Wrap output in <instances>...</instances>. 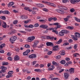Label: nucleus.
<instances>
[{"label": "nucleus", "instance_id": "obj_38", "mask_svg": "<svg viewBox=\"0 0 80 80\" xmlns=\"http://www.w3.org/2000/svg\"><path fill=\"white\" fill-rule=\"evenodd\" d=\"M5 72H6V70H2L0 71V73L2 74V73H5Z\"/></svg>", "mask_w": 80, "mask_h": 80}, {"label": "nucleus", "instance_id": "obj_25", "mask_svg": "<svg viewBox=\"0 0 80 80\" xmlns=\"http://www.w3.org/2000/svg\"><path fill=\"white\" fill-rule=\"evenodd\" d=\"M15 33H16V30H13V31H12L10 33V34L13 35Z\"/></svg>", "mask_w": 80, "mask_h": 80}, {"label": "nucleus", "instance_id": "obj_28", "mask_svg": "<svg viewBox=\"0 0 80 80\" xmlns=\"http://www.w3.org/2000/svg\"><path fill=\"white\" fill-rule=\"evenodd\" d=\"M21 17L23 20L26 19V18H27L26 16L25 15H23Z\"/></svg>", "mask_w": 80, "mask_h": 80}, {"label": "nucleus", "instance_id": "obj_35", "mask_svg": "<svg viewBox=\"0 0 80 80\" xmlns=\"http://www.w3.org/2000/svg\"><path fill=\"white\" fill-rule=\"evenodd\" d=\"M13 73V72L12 71H10L8 72V74L9 75H10V74H12Z\"/></svg>", "mask_w": 80, "mask_h": 80}, {"label": "nucleus", "instance_id": "obj_13", "mask_svg": "<svg viewBox=\"0 0 80 80\" xmlns=\"http://www.w3.org/2000/svg\"><path fill=\"white\" fill-rule=\"evenodd\" d=\"M19 58H20L18 56L16 55L14 57V59L15 61H17V60H19V59H20Z\"/></svg>", "mask_w": 80, "mask_h": 80}, {"label": "nucleus", "instance_id": "obj_51", "mask_svg": "<svg viewBox=\"0 0 80 80\" xmlns=\"http://www.w3.org/2000/svg\"><path fill=\"white\" fill-rule=\"evenodd\" d=\"M8 59L9 60H10V61H12V57H9L8 58Z\"/></svg>", "mask_w": 80, "mask_h": 80}, {"label": "nucleus", "instance_id": "obj_45", "mask_svg": "<svg viewBox=\"0 0 80 80\" xmlns=\"http://www.w3.org/2000/svg\"><path fill=\"white\" fill-rule=\"evenodd\" d=\"M40 22H41L42 23H45V20L41 19L40 20H39Z\"/></svg>", "mask_w": 80, "mask_h": 80}, {"label": "nucleus", "instance_id": "obj_29", "mask_svg": "<svg viewBox=\"0 0 80 80\" xmlns=\"http://www.w3.org/2000/svg\"><path fill=\"white\" fill-rule=\"evenodd\" d=\"M61 8V9H62V10H68L67 8L65 7H62V8Z\"/></svg>", "mask_w": 80, "mask_h": 80}, {"label": "nucleus", "instance_id": "obj_57", "mask_svg": "<svg viewBox=\"0 0 80 80\" xmlns=\"http://www.w3.org/2000/svg\"><path fill=\"white\" fill-rule=\"evenodd\" d=\"M16 51L17 52H19V51H20V49L18 48H17L16 49H15Z\"/></svg>", "mask_w": 80, "mask_h": 80}, {"label": "nucleus", "instance_id": "obj_11", "mask_svg": "<svg viewBox=\"0 0 80 80\" xmlns=\"http://www.w3.org/2000/svg\"><path fill=\"white\" fill-rule=\"evenodd\" d=\"M56 11L58 13H61V14H64V11L63 10H61L60 9H57Z\"/></svg>", "mask_w": 80, "mask_h": 80}, {"label": "nucleus", "instance_id": "obj_44", "mask_svg": "<svg viewBox=\"0 0 80 80\" xmlns=\"http://www.w3.org/2000/svg\"><path fill=\"white\" fill-rule=\"evenodd\" d=\"M52 49L54 51H57L58 50V48H54L53 47L52 48Z\"/></svg>", "mask_w": 80, "mask_h": 80}, {"label": "nucleus", "instance_id": "obj_55", "mask_svg": "<svg viewBox=\"0 0 80 80\" xmlns=\"http://www.w3.org/2000/svg\"><path fill=\"white\" fill-rule=\"evenodd\" d=\"M43 10L45 11V12H48V10L47 8H43Z\"/></svg>", "mask_w": 80, "mask_h": 80}, {"label": "nucleus", "instance_id": "obj_21", "mask_svg": "<svg viewBox=\"0 0 80 80\" xmlns=\"http://www.w3.org/2000/svg\"><path fill=\"white\" fill-rule=\"evenodd\" d=\"M24 47L27 48H30V46L28 44H26L24 46Z\"/></svg>", "mask_w": 80, "mask_h": 80}, {"label": "nucleus", "instance_id": "obj_39", "mask_svg": "<svg viewBox=\"0 0 80 80\" xmlns=\"http://www.w3.org/2000/svg\"><path fill=\"white\" fill-rule=\"evenodd\" d=\"M69 45V43L68 42H65L63 43V46H65V45Z\"/></svg>", "mask_w": 80, "mask_h": 80}, {"label": "nucleus", "instance_id": "obj_19", "mask_svg": "<svg viewBox=\"0 0 80 80\" xmlns=\"http://www.w3.org/2000/svg\"><path fill=\"white\" fill-rule=\"evenodd\" d=\"M4 14H8V15L10 14V12L8 11H3Z\"/></svg>", "mask_w": 80, "mask_h": 80}, {"label": "nucleus", "instance_id": "obj_5", "mask_svg": "<svg viewBox=\"0 0 80 80\" xmlns=\"http://www.w3.org/2000/svg\"><path fill=\"white\" fill-rule=\"evenodd\" d=\"M47 39H50L51 40H53V39L54 40H57V38H55L54 37H51L48 36H47Z\"/></svg>", "mask_w": 80, "mask_h": 80}, {"label": "nucleus", "instance_id": "obj_46", "mask_svg": "<svg viewBox=\"0 0 80 80\" xmlns=\"http://www.w3.org/2000/svg\"><path fill=\"white\" fill-rule=\"evenodd\" d=\"M52 19H53V18L51 17L48 18V20L49 22H50L52 21Z\"/></svg>", "mask_w": 80, "mask_h": 80}, {"label": "nucleus", "instance_id": "obj_40", "mask_svg": "<svg viewBox=\"0 0 80 80\" xmlns=\"http://www.w3.org/2000/svg\"><path fill=\"white\" fill-rule=\"evenodd\" d=\"M39 26V24L38 23H36L34 24L35 27H38Z\"/></svg>", "mask_w": 80, "mask_h": 80}, {"label": "nucleus", "instance_id": "obj_56", "mask_svg": "<svg viewBox=\"0 0 80 80\" xmlns=\"http://www.w3.org/2000/svg\"><path fill=\"white\" fill-rule=\"evenodd\" d=\"M64 20L65 22H67V21L68 20V19L67 18H64Z\"/></svg>", "mask_w": 80, "mask_h": 80}, {"label": "nucleus", "instance_id": "obj_61", "mask_svg": "<svg viewBox=\"0 0 80 80\" xmlns=\"http://www.w3.org/2000/svg\"><path fill=\"white\" fill-rule=\"evenodd\" d=\"M24 10H28L29 9V8H28V7H26L24 8Z\"/></svg>", "mask_w": 80, "mask_h": 80}, {"label": "nucleus", "instance_id": "obj_33", "mask_svg": "<svg viewBox=\"0 0 80 80\" xmlns=\"http://www.w3.org/2000/svg\"><path fill=\"white\" fill-rule=\"evenodd\" d=\"M34 71L35 72H41L40 69H35L34 70Z\"/></svg>", "mask_w": 80, "mask_h": 80}, {"label": "nucleus", "instance_id": "obj_48", "mask_svg": "<svg viewBox=\"0 0 80 80\" xmlns=\"http://www.w3.org/2000/svg\"><path fill=\"white\" fill-rule=\"evenodd\" d=\"M17 23H18V21L17 20H15L13 22V23L14 24H17Z\"/></svg>", "mask_w": 80, "mask_h": 80}, {"label": "nucleus", "instance_id": "obj_20", "mask_svg": "<svg viewBox=\"0 0 80 80\" xmlns=\"http://www.w3.org/2000/svg\"><path fill=\"white\" fill-rule=\"evenodd\" d=\"M60 63L62 65H64V64H65L66 62L65 60H62L60 62Z\"/></svg>", "mask_w": 80, "mask_h": 80}, {"label": "nucleus", "instance_id": "obj_53", "mask_svg": "<svg viewBox=\"0 0 80 80\" xmlns=\"http://www.w3.org/2000/svg\"><path fill=\"white\" fill-rule=\"evenodd\" d=\"M7 25H2V27L3 28H7Z\"/></svg>", "mask_w": 80, "mask_h": 80}, {"label": "nucleus", "instance_id": "obj_47", "mask_svg": "<svg viewBox=\"0 0 80 80\" xmlns=\"http://www.w3.org/2000/svg\"><path fill=\"white\" fill-rule=\"evenodd\" d=\"M5 51L4 50L0 49V53H3Z\"/></svg>", "mask_w": 80, "mask_h": 80}, {"label": "nucleus", "instance_id": "obj_31", "mask_svg": "<svg viewBox=\"0 0 80 80\" xmlns=\"http://www.w3.org/2000/svg\"><path fill=\"white\" fill-rule=\"evenodd\" d=\"M52 80H59L60 79L58 78H51Z\"/></svg>", "mask_w": 80, "mask_h": 80}, {"label": "nucleus", "instance_id": "obj_23", "mask_svg": "<svg viewBox=\"0 0 80 80\" xmlns=\"http://www.w3.org/2000/svg\"><path fill=\"white\" fill-rule=\"evenodd\" d=\"M74 18L76 20V21H77V22H80V19H79L78 18L75 17Z\"/></svg>", "mask_w": 80, "mask_h": 80}, {"label": "nucleus", "instance_id": "obj_26", "mask_svg": "<svg viewBox=\"0 0 80 80\" xmlns=\"http://www.w3.org/2000/svg\"><path fill=\"white\" fill-rule=\"evenodd\" d=\"M38 42V41H35L34 42V45H37Z\"/></svg>", "mask_w": 80, "mask_h": 80}, {"label": "nucleus", "instance_id": "obj_49", "mask_svg": "<svg viewBox=\"0 0 80 80\" xmlns=\"http://www.w3.org/2000/svg\"><path fill=\"white\" fill-rule=\"evenodd\" d=\"M66 48L67 50H71V49H72V47L70 46L69 47H67Z\"/></svg>", "mask_w": 80, "mask_h": 80}, {"label": "nucleus", "instance_id": "obj_62", "mask_svg": "<svg viewBox=\"0 0 80 80\" xmlns=\"http://www.w3.org/2000/svg\"><path fill=\"white\" fill-rule=\"evenodd\" d=\"M27 79L28 80H31V77H30V76H28L27 77Z\"/></svg>", "mask_w": 80, "mask_h": 80}, {"label": "nucleus", "instance_id": "obj_52", "mask_svg": "<svg viewBox=\"0 0 80 80\" xmlns=\"http://www.w3.org/2000/svg\"><path fill=\"white\" fill-rule=\"evenodd\" d=\"M59 24H60V23L58 22H56L53 23V25H57V26L58 25H59Z\"/></svg>", "mask_w": 80, "mask_h": 80}, {"label": "nucleus", "instance_id": "obj_10", "mask_svg": "<svg viewBox=\"0 0 80 80\" xmlns=\"http://www.w3.org/2000/svg\"><path fill=\"white\" fill-rule=\"evenodd\" d=\"M74 70V68H70L69 72L70 74H73V73H74V72H75Z\"/></svg>", "mask_w": 80, "mask_h": 80}, {"label": "nucleus", "instance_id": "obj_34", "mask_svg": "<svg viewBox=\"0 0 80 80\" xmlns=\"http://www.w3.org/2000/svg\"><path fill=\"white\" fill-rule=\"evenodd\" d=\"M23 55L26 56L28 54V52H27V51H26L24 52L23 53Z\"/></svg>", "mask_w": 80, "mask_h": 80}, {"label": "nucleus", "instance_id": "obj_7", "mask_svg": "<svg viewBox=\"0 0 80 80\" xmlns=\"http://www.w3.org/2000/svg\"><path fill=\"white\" fill-rule=\"evenodd\" d=\"M64 77L66 79H67L68 77L70 76V74L67 72H65L64 73Z\"/></svg>", "mask_w": 80, "mask_h": 80}, {"label": "nucleus", "instance_id": "obj_60", "mask_svg": "<svg viewBox=\"0 0 80 80\" xmlns=\"http://www.w3.org/2000/svg\"><path fill=\"white\" fill-rule=\"evenodd\" d=\"M52 20L54 21H56V20H57V18L54 17V18H52Z\"/></svg>", "mask_w": 80, "mask_h": 80}, {"label": "nucleus", "instance_id": "obj_8", "mask_svg": "<svg viewBox=\"0 0 80 80\" xmlns=\"http://www.w3.org/2000/svg\"><path fill=\"white\" fill-rule=\"evenodd\" d=\"M40 28H44V29H46V28H48V26L45 24L42 25L40 26Z\"/></svg>", "mask_w": 80, "mask_h": 80}, {"label": "nucleus", "instance_id": "obj_27", "mask_svg": "<svg viewBox=\"0 0 80 80\" xmlns=\"http://www.w3.org/2000/svg\"><path fill=\"white\" fill-rule=\"evenodd\" d=\"M50 5H51V6H52V7H57V6H56V5L52 3H51Z\"/></svg>", "mask_w": 80, "mask_h": 80}, {"label": "nucleus", "instance_id": "obj_1", "mask_svg": "<svg viewBox=\"0 0 80 80\" xmlns=\"http://www.w3.org/2000/svg\"><path fill=\"white\" fill-rule=\"evenodd\" d=\"M75 35H71V36L73 40H78V38H80V34L78 32H75Z\"/></svg>", "mask_w": 80, "mask_h": 80}, {"label": "nucleus", "instance_id": "obj_16", "mask_svg": "<svg viewBox=\"0 0 80 80\" xmlns=\"http://www.w3.org/2000/svg\"><path fill=\"white\" fill-rule=\"evenodd\" d=\"M61 52V55H65V51L64 50H62L60 51Z\"/></svg>", "mask_w": 80, "mask_h": 80}, {"label": "nucleus", "instance_id": "obj_59", "mask_svg": "<svg viewBox=\"0 0 80 80\" xmlns=\"http://www.w3.org/2000/svg\"><path fill=\"white\" fill-rule=\"evenodd\" d=\"M64 71V69H62L60 70V71H59V73H61V72H63Z\"/></svg>", "mask_w": 80, "mask_h": 80}, {"label": "nucleus", "instance_id": "obj_63", "mask_svg": "<svg viewBox=\"0 0 80 80\" xmlns=\"http://www.w3.org/2000/svg\"><path fill=\"white\" fill-rule=\"evenodd\" d=\"M68 1V0H62L63 3H66V2H67Z\"/></svg>", "mask_w": 80, "mask_h": 80}, {"label": "nucleus", "instance_id": "obj_37", "mask_svg": "<svg viewBox=\"0 0 80 80\" xmlns=\"http://www.w3.org/2000/svg\"><path fill=\"white\" fill-rule=\"evenodd\" d=\"M70 11L72 13L73 12H75V9H74V8H72V9H71L70 10Z\"/></svg>", "mask_w": 80, "mask_h": 80}, {"label": "nucleus", "instance_id": "obj_6", "mask_svg": "<svg viewBox=\"0 0 80 80\" xmlns=\"http://www.w3.org/2000/svg\"><path fill=\"white\" fill-rule=\"evenodd\" d=\"M71 3L72 4H74L75 3H78L80 1V0H69Z\"/></svg>", "mask_w": 80, "mask_h": 80}, {"label": "nucleus", "instance_id": "obj_58", "mask_svg": "<svg viewBox=\"0 0 80 80\" xmlns=\"http://www.w3.org/2000/svg\"><path fill=\"white\" fill-rule=\"evenodd\" d=\"M28 53V54L30 52V49H27L26 51Z\"/></svg>", "mask_w": 80, "mask_h": 80}, {"label": "nucleus", "instance_id": "obj_50", "mask_svg": "<svg viewBox=\"0 0 80 80\" xmlns=\"http://www.w3.org/2000/svg\"><path fill=\"white\" fill-rule=\"evenodd\" d=\"M68 42H69V43H72V42H73V40L72 39H70L69 40Z\"/></svg>", "mask_w": 80, "mask_h": 80}, {"label": "nucleus", "instance_id": "obj_4", "mask_svg": "<svg viewBox=\"0 0 80 80\" xmlns=\"http://www.w3.org/2000/svg\"><path fill=\"white\" fill-rule=\"evenodd\" d=\"M35 38L33 36L29 37L28 38V42H32V40H33Z\"/></svg>", "mask_w": 80, "mask_h": 80}, {"label": "nucleus", "instance_id": "obj_30", "mask_svg": "<svg viewBox=\"0 0 80 80\" xmlns=\"http://www.w3.org/2000/svg\"><path fill=\"white\" fill-rule=\"evenodd\" d=\"M0 18L2 20H5L6 19V18L4 16H2Z\"/></svg>", "mask_w": 80, "mask_h": 80}, {"label": "nucleus", "instance_id": "obj_17", "mask_svg": "<svg viewBox=\"0 0 80 80\" xmlns=\"http://www.w3.org/2000/svg\"><path fill=\"white\" fill-rule=\"evenodd\" d=\"M0 68L1 69V70H5L7 69V67H5L4 66H2Z\"/></svg>", "mask_w": 80, "mask_h": 80}, {"label": "nucleus", "instance_id": "obj_18", "mask_svg": "<svg viewBox=\"0 0 80 80\" xmlns=\"http://www.w3.org/2000/svg\"><path fill=\"white\" fill-rule=\"evenodd\" d=\"M52 64L54 65H56V66H58V65H59L58 63H57V62H55V61L52 62Z\"/></svg>", "mask_w": 80, "mask_h": 80}, {"label": "nucleus", "instance_id": "obj_12", "mask_svg": "<svg viewBox=\"0 0 80 80\" xmlns=\"http://www.w3.org/2000/svg\"><path fill=\"white\" fill-rule=\"evenodd\" d=\"M46 45L47 46H51V47H53L54 44L52 42H46Z\"/></svg>", "mask_w": 80, "mask_h": 80}, {"label": "nucleus", "instance_id": "obj_24", "mask_svg": "<svg viewBox=\"0 0 80 80\" xmlns=\"http://www.w3.org/2000/svg\"><path fill=\"white\" fill-rule=\"evenodd\" d=\"M67 28L69 30H73L74 28V27H72L71 26H68L67 27Z\"/></svg>", "mask_w": 80, "mask_h": 80}, {"label": "nucleus", "instance_id": "obj_15", "mask_svg": "<svg viewBox=\"0 0 80 80\" xmlns=\"http://www.w3.org/2000/svg\"><path fill=\"white\" fill-rule=\"evenodd\" d=\"M62 39H60L58 41V42H56V44H60L62 42Z\"/></svg>", "mask_w": 80, "mask_h": 80}, {"label": "nucleus", "instance_id": "obj_3", "mask_svg": "<svg viewBox=\"0 0 80 80\" xmlns=\"http://www.w3.org/2000/svg\"><path fill=\"white\" fill-rule=\"evenodd\" d=\"M16 40H17V37L16 36H13L11 37L9 39L10 42H11L12 43H13V42H14Z\"/></svg>", "mask_w": 80, "mask_h": 80}, {"label": "nucleus", "instance_id": "obj_9", "mask_svg": "<svg viewBox=\"0 0 80 80\" xmlns=\"http://www.w3.org/2000/svg\"><path fill=\"white\" fill-rule=\"evenodd\" d=\"M37 57V55L35 54H33L29 56V58H36Z\"/></svg>", "mask_w": 80, "mask_h": 80}, {"label": "nucleus", "instance_id": "obj_36", "mask_svg": "<svg viewBox=\"0 0 80 80\" xmlns=\"http://www.w3.org/2000/svg\"><path fill=\"white\" fill-rule=\"evenodd\" d=\"M34 26L32 25H30L28 26L29 28H33Z\"/></svg>", "mask_w": 80, "mask_h": 80}, {"label": "nucleus", "instance_id": "obj_22", "mask_svg": "<svg viewBox=\"0 0 80 80\" xmlns=\"http://www.w3.org/2000/svg\"><path fill=\"white\" fill-rule=\"evenodd\" d=\"M8 62H2V65L3 66V65H8Z\"/></svg>", "mask_w": 80, "mask_h": 80}, {"label": "nucleus", "instance_id": "obj_14", "mask_svg": "<svg viewBox=\"0 0 80 80\" xmlns=\"http://www.w3.org/2000/svg\"><path fill=\"white\" fill-rule=\"evenodd\" d=\"M14 4V2H11L8 4V7H11Z\"/></svg>", "mask_w": 80, "mask_h": 80}, {"label": "nucleus", "instance_id": "obj_64", "mask_svg": "<svg viewBox=\"0 0 80 80\" xmlns=\"http://www.w3.org/2000/svg\"><path fill=\"white\" fill-rule=\"evenodd\" d=\"M65 60H66V61H69L70 60V58H65Z\"/></svg>", "mask_w": 80, "mask_h": 80}, {"label": "nucleus", "instance_id": "obj_54", "mask_svg": "<svg viewBox=\"0 0 80 80\" xmlns=\"http://www.w3.org/2000/svg\"><path fill=\"white\" fill-rule=\"evenodd\" d=\"M77 48V44H75L74 47V48L76 49Z\"/></svg>", "mask_w": 80, "mask_h": 80}, {"label": "nucleus", "instance_id": "obj_41", "mask_svg": "<svg viewBox=\"0 0 80 80\" xmlns=\"http://www.w3.org/2000/svg\"><path fill=\"white\" fill-rule=\"evenodd\" d=\"M52 32H54V33H56L57 34H58V31L55 30H52Z\"/></svg>", "mask_w": 80, "mask_h": 80}, {"label": "nucleus", "instance_id": "obj_43", "mask_svg": "<svg viewBox=\"0 0 80 80\" xmlns=\"http://www.w3.org/2000/svg\"><path fill=\"white\" fill-rule=\"evenodd\" d=\"M52 51H49L48 53V55H51V54H52Z\"/></svg>", "mask_w": 80, "mask_h": 80}, {"label": "nucleus", "instance_id": "obj_42", "mask_svg": "<svg viewBox=\"0 0 80 80\" xmlns=\"http://www.w3.org/2000/svg\"><path fill=\"white\" fill-rule=\"evenodd\" d=\"M43 44H41L38 47V48H43Z\"/></svg>", "mask_w": 80, "mask_h": 80}, {"label": "nucleus", "instance_id": "obj_32", "mask_svg": "<svg viewBox=\"0 0 80 80\" xmlns=\"http://www.w3.org/2000/svg\"><path fill=\"white\" fill-rule=\"evenodd\" d=\"M55 58L56 59H59V58H61V55L57 56L55 57Z\"/></svg>", "mask_w": 80, "mask_h": 80}, {"label": "nucleus", "instance_id": "obj_2", "mask_svg": "<svg viewBox=\"0 0 80 80\" xmlns=\"http://www.w3.org/2000/svg\"><path fill=\"white\" fill-rule=\"evenodd\" d=\"M64 33L68 34L69 33V31L65 30H62L61 31L59 32V34L60 36H62L64 35Z\"/></svg>", "mask_w": 80, "mask_h": 80}]
</instances>
